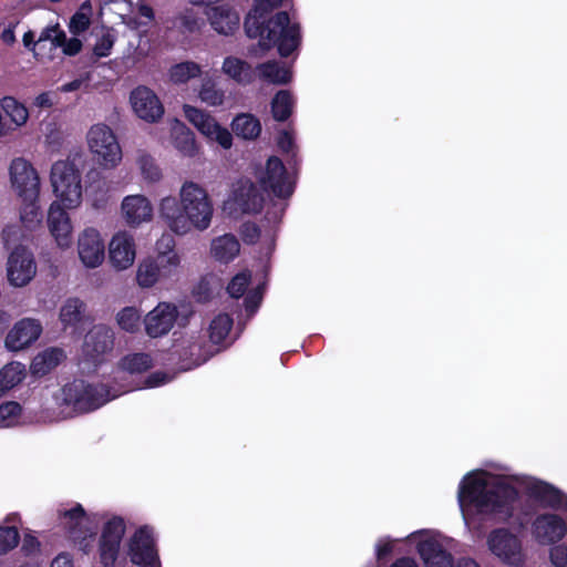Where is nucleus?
I'll use <instances>...</instances> for the list:
<instances>
[{"instance_id": "1", "label": "nucleus", "mask_w": 567, "mask_h": 567, "mask_svg": "<svg viewBox=\"0 0 567 567\" xmlns=\"http://www.w3.org/2000/svg\"><path fill=\"white\" fill-rule=\"evenodd\" d=\"M284 0H254V6L244 20L248 38L258 39L262 51L277 48L281 58L290 56L301 44V28L290 22L287 11H277Z\"/></svg>"}, {"instance_id": "2", "label": "nucleus", "mask_w": 567, "mask_h": 567, "mask_svg": "<svg viewBox=\"0 0 567 567\" xmlns=\"http://www.w3.org/2000/svg\"><path fill=\"white\" fill-rule=\"evenodd\" d=\"M50 181L58 200L49 208L48 226L58 245L69 248L72 243V225L65 209L74 208L81 203V173L74 162L56 161L51 167Z\"/></svg>"}, {"instance_id": "3", "label": "nucleus", "mask_w": 567, "mask_h": 567, "mask_svg": "<svg viewBox=\"0 0 567 567\" xmlns=\"http://www.w3.org/2000/svg\"><path fill=\"white\" fill-rule=\"evenodd\" d=\"M213 204L206 189L194 182H186L181 189V203L168 196L162 199L159 214L167 227L177 235L193 228L205 230L213 218Z\"/></svg>"}, {"instance_id": "4", "label": "nucleus", "mask_w": 567, "mask_h": 567, "mask_svg": "<svg viewBox=\"0 0 567 567\" xmlns=\"http://www.w3.org/2000/svg\"><path fill=\"white\" fill-rule=\"evenodd\" d=\"M518 499V489L501 478L487 481L467 474L458 486L461 505L473 506L480 514L496 515L504 519L513 517Z\"/></svg>"}, {"instance_id": "5", "label": "nucleus", "mask_w": 567, "mask_h": 567, "mask_svg": "<svg viewBox=\"0 0 567 567\" xmlns=\"http://www.w3.org/2000/svg\"><path fill=\"white\" fill-rule=\"evenodd\" d=\"M10 181L19 197L24 202L21 220L23 223L40 221L41 214L37 205L40 178L35 168L24 158H14L10 165Z\"/></svg>"}, {"instance_id": "6", "label": "nucleus", "mask_w": 567, "mask_h": 567, "mask_svg": "<svg viewBox=\"0 0 567 567\" xmlns=\"http://www.w3.org/2000/svg\"><path fill=\"white\" fill-rule=\"evenodd\" d=\"M63 402L74 411L86 413L94 411L111 400L110 389L103 383H87L74 380L62 388Z\"/></svg>"}, {"instance_id": "7", "label": "nucleus", "mask_w": 567, "mask_h": 567, "mask_svg": "<svg viewBox=\"0 0 567 567\" xmlns=\"http://www.w3.org/2000/svg\"><path fill=\"white\" fill-rule=\"evenodd\" d=\"M56 517L69 539L78 545L84 554H87L91 548L90 539L94 537V533L84 525L86 520L84 507L76 503L69 509L59 508L56 511Z\"/></svg>"}, {"instance_id": "8", "label": "nucleus", "mask_w": 567, "mask_h": 567, "mask_svg": "<svg viewBox=\"0 0 567 567\" xmlns=\"http://www.w3.org/2000/svg\"><path fill=\"white\" fill-rule=\"evenodd\" d=\"M91 152L104 166H115L122 158L121 147L113 131L105 124L93 125L87 133Z\"/></svg>"}, {"instance_id": "9", "label": "nucleus", "mask_w": 567, "mask_h": 567, "mask_svg": "<svg viewBox=\"0 0 567 567\" xmlns=\"http://www.w3.org/2000/svg\"><path fill=\"white\" fill-rule=\"evenodd\" d=\"M489 551L509 566L523 565L522 543L508 528L499 527L489 532L486 539Z\"/></svg>"}, {"instance_id": "10", "label": "nucleus", "mask_w": 567, "mask_h": 567, "mask_svg": "<svg viewBox=\"0 0 567 567\" xmlns=\"http://www.w3.org/2000/svg\"><path fill=\"white\" fill-rule=\"evenodd\" d=\"M125 530L126 525L121 516H113L103 525L97 548L103 567H115Z\"/></svg>"}, {"instance_id": "11", "label": "nucleus", "mask_w": 567, "mask_h": 567, "mask_svg": "<svg viewBox=\"0 0 567 567\" xmlns=\"http://www.w3.org/2000/svg\"><path fill=\"white\" fill-rule=\"evenodd\" d=\"M262 189L280 199H288L295 192V182L290 179L284 162L277 156H270L259 178Z\"/></svg>"}, {"instance_id": "12", "label": "nucleus", "mask_w": 567, "mask_h": 567, "mask_svg": "<svg viewBox=\"0 0 567 567\" xmlns=\"http://www.w3.org/2000/svg\"><path fill=\"white\" fill-rule=\"evenodd\" d=\"M227 205L234 213L257 214L262 209L264 196L252 181L240 178L234 184Z\"/></svg>"}, {"instance_id": "13", "label": "nucleus", "mask_w": 567, "mask_h": 567, "mask_svg": "<svg viewBox=\"0 0 567 567\" xmlns=\"http://www.w3.org/2000/svg\"><path fill=\"white\" fill-rule=\"evenodd\" d=\"M7 272L8 280L12 286L28 285L37 272L32 254L23 246L16 247L8 258Z\"/></svg>"}, {"instance_id": "14", "label": "nucleus", "mask_w": 567, "mask_h": 567, "mask_svg": "<svg viewBox=\"0 0 567 567\" xmlns=\"http://www.w3.org/2000/svg\"><path fill=\"white\" fill-rule=\"evenodd\" d=\"M134 113L147 123H156L164 115V105L158 96L147 86L135 87L130 95Z\"/></svg>"}, {"instance_id": "15", "label": "nucleus", "mask_w": 567, "mask_h": 567, "mask_svg": "<svg viewBox=\"0 0 567 567\" xmlns=\"http://www.w3.org/2000/svg\"><path fill=\"white\" fill-rule=\"evenodd\" d=\"M128 556L134 565L147 567L158 559L152 530L142 526L132 535L128 544Z\"/></svg>"}, {"instance_id": "16", "label": "nucleus", "mask_w": 567, "mask_h": 567, "mask_svg": "<svg viewBox=\"0 0 567 567\" xmlns=\"http://www.w3.org/2000/svg\"><path fill=\"white\" fill-rule=\"evenodd\" d=\"M114 347V332L105 324H95L85 334L83 343L84 357L93 363L102 362L105 353Z\"/></svg>"}, {"instance_id": "17", "label": "nucleus", "mask_w": 567, "mask_h": 567, "mask_svg": "<svg viewBox=\"0 0 567 567\" xmlns=\"http://www.w3.org/2000/svg\"><path fill=\"white\" fill-rule=\"evenodd\" d=\"M178 317L177 307L168 302H159L144 318L145 332L151 338L167 334Z\"/></svg>"}, {"instance_id": "18", "label": "nucleus", "mask_w": 567, "mask_h": 567, "mask_svg": "<svg viewBox=\"0 0 567 567\" xmlns=\"http://www.w3.org/2000/svg\"><path fill=\"white\" fill-rule=\"evenodd\" d=\"M533 535L540 545H554L567 534L566 522L557 514L538 515L533 523Z\"/></svg>"}, {"instance_id": "19", "label": "nucleus", "mask_w": 567, "mask_h": 567, "mask_svg": "<svg viewBox=\"0 0 567 567\" xmlns=\"http://www.w3.org/2000/svg\"><path fill=\"white\" fill-rule=\"evenodd\" d=\"M166 29L187 39L188 37L199 33L205 25V18L199 9L193 7L184 8L174 16L168 17L165 21Z\"/></svg>"}, {"instance_id": "20", "label": "nucleus", "mask_w": 567, "mask_h": 567, "mask_svg": "<svg viewBox=\"0 0 567 567\" xmlns=\"http://www.w3.org/2000/svg\"><path fill=\"white\" fill-rule=\"evenodd\" d=\"M42 332L41 323L31 318L19 320L6 337V347L11 351H20L38 340Z\"/></svg>"}, {"instance_id": "21", "label": "nucleus", "mask_w": 567, "mask_h": 567, "mask_svg": "<svg viewBox=\"0 0 567 567\" xmlns=\"http://www.w3.org/2000/svg\"><path fill=\"white\" fill-rule=\"evenodd\" d=\"M78 251L81 261L90 268H95L104 259V243L100 233L94 228H86L78 240Z\"/></svg>"}, {"instance_id": "22", "label": "nucleus", "mask_w": 567, "mask_h": 567, "mask_svg": "<svg viewBox=\"0 0 567 567\" xmlns=\"http://www.w3.org/2000/svg\"><path fill=\"white\" fill-rule=\"evenodd\" d=\"M527 494L543 507L567 509V495L554 485L537 480L527 486Z\"/></svg>"}, {"instance_id": "23", "label": "nucleus", "mask_w": 567, "mask_h": 567, "mask_svg": "<svg viewBox=\"0 0 567 567\" xmlns=\"http://www.w3.org/2000/svg\"><path fill=\"white\" fill-rule=\"evenodd\" d=\"M109 256L112 265L123 270L133 265L135 259V241L127 233H117L109 245Z\"/></svg>"}, {"instance_id": "24", "label": "nucleus", "mask_w": 567, "mask_h": 567, "mask_svg": "<svg viewBox=\"0 0 567 567\" xmlns=\"http://www.w3.org/2000/svg\"><path fill=\"white\" fill-rule=\"evenodd\" d=\"M165 264L176 268L179 264V258L176 254L161 255L157 260L145 259L137 269L136 280L141 287L150 288L156 284L163 269L166 268Z\"/></svg>"}, {"instance_id": "25", "label": "nucleus", "mask_w": 567, "mask_h": 567, "mask_svg": "<svg viewBox=\"0 0 567 567\" xmlns=\"http://www.w3.org/2000/svg\"><path fill=\"white\" fill-rule=\"evenodd\" d=\"M172 355L178 357V364L182 371L197 368L208 359L204 351V342L197 339L188 340L182 344H174Z\"/></svg>"}, {"instance_id": "26", "label": "nucleus", "mask_w": 567, "mask_h": 567, "mask_svg": "<svg viewBox=\"0 0 567 567\" xmlns=\"http://www.w3.org/2000/svg\"><path fill=\"white\" fill-rule=\"evenodd\" d=\"M416 550L426 567H453L454 559L443 545L434 539L427 538L417 543Z\"/></svg>"}, {"instance_id": "27", "label": "nucleus", "mask_w": 567, "mask_h": 567, "mask_svg": "<svg viewBox=\"0 0 567 567\" xmlns=\"http://www.w3.org/2000/svg\"><path fill=\"white\" fill-rule=\"evenodd\" d=\"M122 212L126 223L131 226H138L143 221H148L153 216V207L143 195L126 196L122 202Z\"/></svg>"}, {"instance_id": "28", "label": "nucleus", "mask_w": 567, "mask_h": 567, "mask_svg": "<svg viewBox=\"0 0 567 567\" xmlns=\"http://www.w3.org/2000/svg\"><path fill=\"white\" fill-rule=\"evenodd\" d=\"M207 17L212 28L220 34H233L239 28V14L227 4L213 7Z\"/></svg>"}, {"instance_id": "29", "label": "nucleus", "mask_w": 567, "mask_h": 567, "mask_svg": "<svg viewBox=\"0 0 567 567\" xmlns=\"http://www.w3.org/2000/svg\"><path fill=\"white\" fill-rule=\"evenodd\" d=\"M221 69L226 75L241 85L252 83L256 78L252 66L247 61L236 56L225 58Z\"/></svg>"}, {"instance_id": "30", "label": "nucleus", "mask_w": 567, "mask_h": 567, "mask_svg": "<svg viewBox=\"0 0 567 567\" xmlns=\"http://www.w3.org/2000/svg\"><path fill=\"white\" fill-rule=\"evenodd\" d=\"M256 70L258 71L259 79L269 84L285 85L292 79L290 69L276 60L259 63Z\"/></svg>"}, {"instance_id": "31", "label": "nucleus", "mask_w": 567, "mask_h": 567, "mask_svg": "<svg viewBox=\"0 0 567 567\" xmlns=\"http://www.w3.org/2000/svg\"><path fill=\"white\" fill-rule=\"evenodd\" d=\"M240 245L237 238L231 234H226L213 240L212 255L220 262H229L239 254Z\"/></svg>"}, {"instance_id": "32", "label": "nucleus", "mask_w": 567, "mask_h": 567, "mask_svg": "<svg viewBox=\"0 0 567 567\" xmlns=\"http://www.w3.org/2000/svg\"><path fill=\"white\" fill-rule=\"evenodd\" d=\"M236 136L244 140H256L261 133L260 121L252 114H239L231 122Z\"/></svg>"}, {"instance_id": "33", "label": "nucleus", "mask_w": 567, "mask_h": 567, "mask_svg": "<svg viewBox=\"0 0 567 567\" xmlns=\"http://www.w3.org/2000/svg\"><path fill=\"white\" fill-rule=\"evenodd\" d=\"M64 357L63 350L50 348L39 353L31 363V371L35 375H45L53 370Z\"/></svg>"}, {"instance_id": "34", "label": "nucleus", "mask_w": 567, "mask_h": 567, "mask_svg": "<svg viewBox=\"0 0 567 567\" xmlns=\"http://www.w3.org/2000/svg\"><path fill=\"white\" fill-rule=\"evenodd\" d=\"M1 110L9 117L8 124L12 126V131L24 125L29 118V111L24 104L20 103L13 96H4L0 101Z\"/></svg>"}, {"instance_id": "35", "label": "nucleus", "mask_w": 567, "mask_h": 567, "mask_svg": "<svg viewBox=\"0 0 567 567\" xmlns=\"http://www.w3.org/2000/svg\"><path fill=\"white\" fill-rule=\"evenodd\" d=\"M25 378V367L12 361L0 369V396L17 386Z\"/></svg>"}, {"instance_id": "36", "label": "nucleus", "mask_w": 567, "mask_h": 567, "mask_svg": "<svg viewBox=\"0 0 567 567\" xmlns=\"http://www.w3.org/2000/svg\"><path fill=\"white\" fill-rule=\"evenodd\" d=\"M173 145L183 155L194 157L198 154L199 147L195 134L185 125L176 127L173 132Z\"/></svg>"}, {"instance_id": "37", "label": "nucleus", "mask_w": 567, "mask_h": 567, "mask_svg": "<svg viewBox=\"0 0 567 567\" xmlns=\"http://www.w3.org/2000/svg\"><path fill=\"white\" fill-rule=\"evenodd\" d=\"M293 97L290 91L280 90L271 100V114L277 122H286L292 114Z\"/></svg>"}, {"instance_id": "38", "label": "nucleus", "mask_w": 567, "mask_h": 567, "mask_svg": "<svg viewBox=\"0 0 567 567\" xmlns=\"http://www.w3.org/2000/svg\"><path fill=\"white\" fill-rule=\"evenodd\" d=\"M202 74V68L193 61H184L171 66L168 71L169 80L175 84H183Z\"/></svg>"}, {"instance_id": "39", "label": "nucleus", "mask_w": 567, "mask_h": 567, "mask_svg": "<svg viewBox=\"0 0 567 567\" xmlns=\"http://www.w3.org/2000/svg\"><path fill=\"white\" fill-rule=\"evenodd\" d=\"M85 305L79 298H69L60 310V320L64 328L74 327L82 321Z\"/></svg>"}, {"instance_id": "40", "label": "nucleus", "mask_w": 567, "mask_h": 567, "mask_svg": "<svg viewBox=\"0 0 567 567\" xmlns=\"http://www.w3.org/2000/svg\"><path fill=\"white\" fill-rule=\"evenodd\" d=\"M152 367L153 359L148 353L145 352L127 354L120 361V368L131 374L144 373Z\"/></svg>"}, {"instance_id": "41", "label": "nucleus", "mask_w": 567, "mask_h": 567, "mask_svg": "<svg viewBox=\"0 0 567 567\" xmlns=\"http://www.w3.org/2000/svg\"><path fill=\"white\" fill-rule=\"evenodd\" d=\"M233 318L227 313L217 315L210 322L208 332L214 344H220L228 337L233 328Z\"/></svg>"}, {"instance_id": "42", "label": "nucleus", "mask_w": 567, "mask_h": 567, "mask_svg": "<svg viewBox=\"0 0 567 567\" xmlns=\"http://www.w3.org/2000/svg\"><path fill=\"white\" fill-rule=\"evenodd\" d=\"M120 328L126 332L134 333L141 326V315L135 307H125L116 315Z\"/></svg>"}, {"instance_id": "43", "label": "nucleus", "mask_w": 567, "mask_h": 567, "mask_svg": "<svg viewBox=\"0 0 567 567\" xmlns=\"http://www.w3.org/2000/svg\"><path fill=\"white\" fill-rule=\"evenodd\" d=\"M199 97L204 103L210 106H218L223 104L225 94L223 90L217 87L212 79H206L202 83Z\"/></svg>"}, {"instance_id": "44", "label": "nucleus", "mask_w": 567, "mask_h": 567, "mask_svg": "<svg viewBox=\"0 0 567 567\" xmlns=\"http://www.w3.org/2000/svg\"><path fill=\"white\" fill-rule=\"evenodd\" d=\"M137 164L144 179L155 183L162 178V171L151 155L142 153L137 158Z\"/></svg>"}, {"instance_id": "45", "label": "nucleus", "mask_w": 567, "mask_h": 567, "mask_svg": "<svg viewBox=\"0 0 567 567\" xmlns=\"http://www.w3.org/2000/svg\"><path fill=\"white\" fill-rule=\"evenodd\" d=\"M22 413V406L16 401H8L0 405V426L16 424Z\"/></svg>"}, {"instance_id": "46", "label": "nucleus", "mask_w": 567, "mask_h": 567, "mask_svg": "<svg viewBox=\"0 0 567 567\" xmlns=\"http://www.w3.org/2000/svg\"><path fill=\"white\" fill-rule=\"evenodd\" d=\"M251 275L248 271L235 275L227 286V292L231 298L243 297L250 284Z\"/></svg>"}, {"instance_id": "47", "label": "nucleus", "mask_w": 567, "mask_h": 567, "mask_svg": "<svg viewBox=\"0 0 567 567\" xmlns=\"http://www.w3.org/2000/svg\"><path fill=\"white\" fill-rule=\"evenodd\" d=\"M20 542V534L16 526H0V554H7Z\"/></svg>"}, {"instance_id": "48", "label": "nucleus", "mask_w": 567, "mask_h": 567, "mask_svg": "<svg viewBox=\"0 0 567 567\" xmlns=\"http://www.w3.org/2000/svg\"><path fill=\"white\" fill-rule=\"evenodd\" d=\"M91 24V16L89 12L76 11L70 19L69 30L74 35L85 32Z\"/></svg>"}, {"instance_id": "49", "label": "nucleus", "mask_w": 567, "mask_h": 567, "mask_svg": "<svg viewBox=\"0 0 567 567\" xmlns=\"http://www.w3.org/2000/svg\"><path fill=\"white\" fill-rule=\"evenodd\" d=\"M115 37L110 32L102 34L101 38L97 39L96 43L93 47V54L96 58H106L111 54V50L114 45Z\"/></svg>"}, {"instance_id": "50", "label": "nucleus", "mask_w": 567, "mask_h": 567, "mask_svg": "<svg viewBox=\"0 0 567 567\" xmlns=\"http://www.w3.org/2000/svg\"><path fill=\"white\" fill-rule=\"evenodd\" d=\"M240 236L245 244L255 245L261 236L259 226L254 221H246L240 226Z\"/></svg>"}, {"instance_id": "51", "label": "nucleus", "mask_w": 567, "mask_h": 567, "mask_svg": "<svg viewBox=\"0 0 567 567\" xmlns=\"http://www.w3.org/2000/svg\"><path fill=\"white\" fill-rule=\"evenodd\" d=\"M41 543L40 540L32 535L31 533L24 534L21 545V551L24 556H34L40 553Z\"/></svg>"}, {"instance_id": "52", "label": "nucleus", "mask_w": 567, "mask_h": 567, "mask_svg": "<svg viewBox=\"0 0 567 567\" xmlns=\"http://www.w3.org/2000/svg\"><path fill=\"white\" fill-rule=\"evenodd\" d=\"M210 141L218 143L223 148L229 150L233 145V135L230 131L220 124H218V128L214 131Z\"/></svg>"}, {"instance_id": "53", "label": "nucleus", "mask_w": 567, "mask_h": 567, "mask_svg": "<svg viewBox=\"0 0 567 567\" xmlns=\"http://www.w3.org/2000/svg\"><path fill=\"white\" fill-rule=\"evenodd\" d=\"M549 558L555 567H567V546H553L549 550Z\"/></svg>"}, {"instance_id": "54", "label": "nucleus", "mask_w": 567, "mask_h": 567, "mask_svg": "<svg viewBox=\"0 0 567 567\" xmlns=\"http://www.w3.org/2000/svg\"><path fill=\"white\" fill-rule=\"evenodd\" d=\"M185 114H186L187 120L196 128L199 127L200 125H203V123H205L206 118H208V116L210 115L197 107L188 106V105L185 107Z\"/></svg>"}, {"instance_id": "55", "label": "nucleus", "mask_w": 567, "mask_h": 567, "mask_svg": "<svg viewBox=\"0 0 567 567\" xmlns=\"http://www.w3.org/2000/svg\"><path fill=\"white\" fill-rule=\"evenodd\" d=\"M277 145L278 147L286 154L291 153L292 158L295 159L296 153H295V141L292 135L287 132L282 131L280 132L278 138H277Z\"/></svg>"}, {"instance_id": "56", "label": "nucleus", "mask_w": 567, "mask_h": 567, "mask_svg": "<svg viewBox=\"0 0 567 567\" xmlns=\"http://www.w3.org/2000/svg\"><path fill=\"white\" fill-rule=\"evenodd\" d=\"M393 551V544L391 540L380 542L375 547V556L379 566L383 565V560Z\"/></svg>"}, {"instance_id": "57", "label": "nucleus", "mask_w": 567, "mask_h": 567, "mask_svg": "<svg viewBox=\"0 0 567 567\" xmlns=\"http://www.w3.org/2000/svg\"><path fill=\"white\" fill-rule=\"evenodd\" d=\"M261 292L258 289L250 291L244 299L246 311L255 312L261 302Z\"/></svg>"}, {"instance_id": "58", "label": "nucleus", "mask_w": 567, "mask_h": 567, "mask_svg": "<svg viewBox=\"0 0 567 567\" xmlns=\"http://www.w3.org/2000/svg\"><path fill=\"white\" fill-rule=\"evenodd\" d=\"M83 43L80 39L75 37L65 40V43L62 47V51L68 56H74L82 50Z\"/></svg>"}, {"instance_id": "59", "label": "nucleus", "mask_w": 567, "mask_h": 567, "mask_svg": "<svg viewBox=\"0 0 567 567\" xmlns=\"http://www.w3.org/2000/svg\"><path fill=\"white\" fill-rule=\"evenodd\" d=\"M169 381V377L165 372L156 371L151 373L145 380L146 388H155Z\"/></svg>"}, {"instance_id": "60", "label": "nucleus", "mask_w": 567, "mask_h": 567, "mask_svg": "<svg viewBox=\"0 0 567 567\" xmlns=\"http://www.w3.org/2000/svg\"><path fill=\"white\" fill-rule=\"evenodd\" d=\"M218 124L219 123L212 115H209L208 118H206L205 123L197 127V130L209 140V137H212V134H214V131L218 128Z\"/></svg>"}, {"instance_id": "61", "label": "nucleus", "mask_w": 567, "mask_h": 567, "mask_svg": "<svg viewBox=\"0 0 567 567\" xmlns=\"http://www.w3.org/2000/svg\"><path fill=\"white\" fill-rule=\"evenodd\" d=\"M51 567H74L72 555L69 553H60L52 560Z\"/></svg>"}, {"instance_id": "62", "label": "nucleus", "mask_w": 567, "mask_h": 567, "mask_svg": "<svg viewBox=\"0 0 567 567\" xmlns=\"http://www.w3.org/2000/svg\"><path fill=\"white\" fill-rule=\"evenodd\" d=\"M18 22L16 23H9L7 28L3 29L1 32V40L3 43L8 45H12L16 42V34H14V28L17 27Z\"/></svg>"}, {"instance_id": "63", "label": "nucleus", "mask_w": 567, "mask_h": 567, "mask_svg": "<svg viewBox=\"0 0 567 567\" xmlns=\"http://www.w3.org/2000/svg\"><path fill=\"white\" fill-rule=\"evenodd\" d=\"M137 14L141 18H145L146 19L145 22H142L145 25H148L150 23H152L154 21V18H155L154 10L148 4H140L138 8H137Z\"/></svg>"}, {"instance_id": "64", "label": "nucleus", "mask_w": 567, "mask_h": 567, "mask_svg": "<svg viewBox=\"0 0 567 567\" xmlns=\"http://www.w3.org/2000/svg\"><path fill=\"white\" fill-rule=\"evenodd\" d=\"M389 567H419L416 560L409 556L396 558Z\"/></svg>"}]
</instances>
